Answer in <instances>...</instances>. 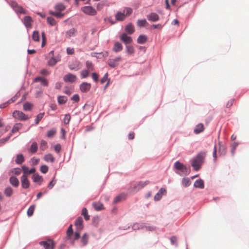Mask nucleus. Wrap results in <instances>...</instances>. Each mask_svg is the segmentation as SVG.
Here are the masks:
<instances>
[{"instance_id":"1","label":"nucleus","mask_w":249,"mask_h":249,"mask_svg":"<svg viewBox=\"0 0 249 249\" xmlns=\"http://www.w3.org/2000/svg\"><path fill=\"white\" fill-rule=\"evenodd\" d=\"M206 156V152L202 151L199 153L193 159L192 166L195 170L198 171L200 169L204 162Z\"/></svg>"},{"instance_id":"2","label":"nucleus","mask_w":249,"mask_h":249,"mask_svg":"<svg viewBox=\"0 0 249 249\" xmlns=\"http://www.w3.org/2000/svg\"><path fill=\"white\" fill-rule=\"evenodd\" d=\"M72 225H70L67 231V236L66 239L71 240V242L72 245L74 244V241L75 240H77L80 237V231H76L74 234H73V231L72 229Z\"/></svg>"},{"instance_id":"3","label":"nucleus","mask_w":249,"mask_h":249,"mask_svg":"<svg viewBox=\"0 0 249 249\" xmlns=\"http://www.w3.org/2000/svg\"><path fill=\"white\" fill-rule=\"evenodd\" d=\"M22 170L23 172V175L20 178L21 186L22 188L27 189L30 186V182L27 176L28 167L25 165H23L22 166Z\"/></svg>"},{"instance_id":"4","label":"nucleus","mask_w":249,"mask_h":249,"mask_svg":"<svg viewBox=\"0 0 249 249\" xmlns=\"http://www.w3.org/2000/svg\"><path fill=\"white\" fill-rule=\"evenodd\" d=\"M39 245L43 246L44 249H54L55 243L53 240L51 239H48L44 241H42L39 243Z\"/></svg>"},{"instance_id":"5","label":"nucleus","mask_w":249,"mask_h":249,"mask_svg":"<svg viewBox=\"0 0 249 249\" xmlns=\"http://www.w3.org/2000/svg\"><path fill=\"white\" fill-rule=\"evenodd\" d=\"M12 115L14 118L20 121H26L29 119L28 115L18 110L14 111Z\"/></svg>"},{"instance_id":"6","label":"nucleus","mask_w":249,"mask_h":249,"mask_svg":"<svg viewBox=\"0 0 249 249\" xmlns=\"http://www.w3.org/2000/svg\"><path fill=\"white\" fill-rule=\"evenodd\" d=\"M174 167L177 170L180 171L183 174L187 175L189 173V170H188L187 167L179 161H177L174 164Z\"/></svg>"},{"instance_id":"7","label":"nucleus","mask_w":249,"mask_h":249,"mask_svg":"<svg viewBox=\"0 0 249 249\" xmlns=\"http://www.w3.org/2000/svg\"><path fill=\"white\" fill-rule=\"evenodd\" d=\"M11 7L14 10L18 13L25 14V10L22 7L18 5V4L14 1H12L10 3Z\"/></svg>"},{"instance_id":"8","label":"nucleus","mask_w":249,"mask_h":249,"mask_svg":"<svg viewBox=\"0 0 249 249\" xmlns=\"http://www.w3.org/2000/svg\"><path fill=\"white\" fill-rule=\"evenodd\" d=\"M82 11L86 14L94 16L96 14V10L91 6H85L82 8Z\"/></svg>"},{"instance_id":"9","label":"nucleus","mask_w":249,"mask_h":249,"mask_svg":"<svg viewBox=\"0 0 249 249\" xmlns=\"http://www.w3.org/2000/svg\"><path fill=\"white\" fill-rule=\"evenodd\" d=\"M149 183L148 180L145 181H139L134 185L133 189L134 191H138Z\"/></svg>"},{"instance_id":"10","label":"nucleus","mask_w":249,"mask_h":249,"mask_svg":"<svg viewBox=\"0 0 249 249\" xmlns=\"http://www.w3.org/2000/svg\"><path fill=\"white\" fill-rule=\"evenodd\" d=\"M120 40L124 43L125 45H129L132 42L131 37L128 36L126 34H123L120 36Z\"/></svg>"},{"instance_id":"11","label":"nucleus","mask_w":249,"mask_h":249,"mask_svg":"<svg viewBox=\"0 0 249 249\" xmlns=\"http://www.w3.org/2000/svg\"><path fill=\"white\" fill-rule=\"evenodd\" d=\"M83 220L81 217H79L75 220L74 225L76 227V231H80L83 229Z\"/></svg>"},{"instance_id":"12","label":"nucleus","mask_w":249,"mask_h":249,"mask_svg":"<svg viewBox=\"0 0 249 249\" xmlns=\"http://www.w3.org/2000/svg\"><path fill=\"white\" fill-rule=\"evenodd\" d=\"M63 79L66 82L73 83L76 80V76L71 73H68L64 76Z\"/></svg>"},{"instance_id":"13","label":"nucleus","mask_w":249,"mask_h":249,"mask_svg":"<svg viewBox=\"0 0 249 249\" xmlns=\"http://www.w3.org/2000/svg\"><path fill=\"white\" fill-rule=\"evenodd\" d=\"M121 60V58L120 57H117L114 59H110L108 60V64L110 67L114 68L119 64Z\"/></svg>"},{"instance_id":"14","label":"nucleus","mask_w":249,"mask_h":249,"mask_svg":"<svg viewBox=\"0 0 249 249\" xmlns=\"http://www.w3.org/2000/svg\"><path fill=\"white\" fill-rule=\"evenodd\" d=\"M91 88V84L87 82H83L80 85V89L83 92L89 91Z\"/></svg>"},{"instance_id":"15","label":"nucleus","mask_w":249,"mask_h":249,"mask_svg":"<svg viewBox=\"0 0 249 249\" xmlns=\"http://www.w3.org/2000/svg\"><path fill=\"white\" fill-rule=\"evenodd\" d=\"M49 54L50 55H51V58L48 60V63L50 66H53L54 65H55L56 63L58 61H59L60 60L53 57V51H51L50 52Z\"/></svg>"},{"instance_id":"16","label":"nucleus","mask_w":249,"mask_h":249,"mask_svg":"<svg viewBox=\"0 0 249 249\" xmlns=\"http://www.w3.org/2000/svg\"><path fill=\"white\" fill-rule=\"evenodd\" d=\"M34 82H40L41 85L43 86H47L48 85V82L47 79L42 77H37L34 80Z\"/></svg>"},{"instance_id":"17","label":"nucleus","mask_w":249,"mask_h":249,"mask_svg":"<svg viewBox=\"0 0 249 249\" xmlns=\"http://www.w3.org/2000/svg\"><path fill=\"white\" fill-rule=\"evenodd\" d=\"M32 179L34 182L38 183L40 184L43 181V178L42 176H39L38 174H34L32 176Z\"/></svg>"},{"instance_id":"18","label":"nucleus","mask_w":249,"mask_h":249,"mask_svg":"<svg viewBox=\"0 0 249 249\" xmlns=\"http://www.w3.org/2000/svg\"><path fill=\"white\" fill-rule=\"evenodd\" d=\"M32 19L30 16H26L24 18V24L27 28H31L32 26Z\"/></svg>"},{"instance_id":"19","label":"nucleus","mask_w":249,"mask_h":249,"mask_svg":"<svg viewBox=\"0 0 249 249\" xmlns=\"http://www.w3.org/2000/svg\"><path fill=\"white\" fill-rule=\"evenodd\" d=\"M204 129V125L200 123L198 124L194 128V132L195 134H198L203 131Z\"/></svg>"},{"instance_id":"20","label":"nucleus","mask_w":249,"mask_h":249,"mask_svg":"<svg viewBox=\"0 0 249 249\" xmlns=\"http://www.w3.org/2000/svg\"><path fill=\"white\" fill-rule=\"evenodd\" d=\"M71 70L78 71L81 69V65L79 62L76 61L73 64H70L69 66Z\"/></svg>"},{"instance_id":"21","label":"nucleus","mask_w":249,"mask_h":249,"mask_svg":"<svg viewBox=\"0 0 249 249\" xmlns=\"http://www.w3.org/2000/svg\"><path fill=\"white\" fill-rule=\"evenodd\" d=\"M122 45L119 42L114 43L112 50L114 52L117 53L123 50Z\"/></svg>"},{"instance_id":"22","label":"nucleus","mask_w":249,"mask_h":249,"mask_svg":"<svg viewBox=\"0 0 249 249\" xmlns=\"http://www.w3.org/2000/svg\"><path fill=\"white\" fill-rule=\"evenodd\" d=\"M147 19L149 20L155 22L158 21L159 19V17L156 13H151L147 17Z\"/></svg>"},{"instance_id":"23","label":"nucleus","mask_w":249,"mask_h":249,"mask_svg":"<svg viewBox=\"0 0 249 249\" xmlns=\"http://www.w3.org/2000/svg\"><path fill=\"white\" fill-rule=\"evenodd\" d=\"M9 181L10 183L15 187H17L19 185L18 179L15 177H10Z\"/></svg>"},{"instance_id":"24","label":"nucleus","mask_w":249,"mask_h":249,"mask_svg":"<svg viewBox=\"0 0 249 249\" xmlns=\"http://www.w3.org/2000/svg\"><path fill=\"white\" fill-rule=\"evenodd\" d=\"M219 153L220 155L224 156L226 153V147L221 142H219Z\"/></svg>"},{"instance_id":"25","label":"nucleus","mask_w":249,"mask_h":249,"mask_svg":"<svg viewBox=\"0 0 249 249\" xmlns=\"http://www.w3.org/2000/svg\"><path fill=\"white\" fill-rule=\"evenodd\" d=\"M126 197V196L125 194H122L118 195L116 197H115L113 203H117L120 201H121L125 199Z\"/></svg>"},{"instance_id":"26","label":"nucleus","mask_w":249,"mask_h":249,"mask_svg":"<svg viewBox=\"0 0 249 249\" xmlns=\"http://www.w3.org/2000/svg\"><path fill=\"white\" fill-rule=\"evenodd\" d=\"M38 149V145L36 142H33L30 147V148L29 149V151L31 152V153H35Z\"/></svg>"},{"instance_id":"27","label":"nucleus","mask_w":249,"mask_h":249,"mask_svg":"<svg viewBox=\"0 0 249 249\" xmlns=\"http://www.w3.org/2000/svg\"><path fill=\"white\" fill-rule=\"evenodd\" d=\"M194 186L196 188L203 189L204 187V182L202 179H198L194 183Z\"/></svg>"},{"instance_id":"28","label":"nucleus","mask_w":249,"mask_h":249,"mask_svg":"<svg viewBox=\"0 0 249 249\" xmlns=\"http://www.w3.org/2000/svg\"><path fill=\"white\" fill-rule=\"evenodd\" d=\"M125 31L128 34H132L134 32V26L131 23H129L128 24L126 27L125 29Z\"/></svg>"},{"instance_id":"29","label":"nucleus","mask_w":249,"mask_h":249,"mask_svg":"<svg viewBox=\"0 0 249 249\" xmlns=\"http://www.w3.org/2000/svg\"><path fill=\"white\" fill-rule=\"evenodd\" d=\"M22 125H23L21 123L16 124L14 125V126L11 130V133H14L15 132H18L20 129H21L22 128Z\"/></svg>"},{"instance_id":"30","label":"nucleus","mask_w":249,"mask_h":249,"mask_svg":"<svg viewBox=\"0 0 249 249\" xmlns=\"http://www.w3.org/2000/svg\"><path fill=\"white\" fill-rule=\"evenodd\" d=\"M116 19L117 20L123 21L125 19V15L124 13H121L120 12H118L117 13L115 16Z\"/></svg>"},{"instance_id":"31","label":"nucleus","mask_w":249,"mask_h":249,"mask_svg":"<svg viewBox=\"0 0 249 249\" xmlns=\"http://www.w3.org/2000/svg\"><path fill=\"white\" fill-rule=\"evenodd\" d=\"M93 206L96 211H101L104 209L103 204L100 202L93 203Z\"/></svg>"},{"instance_id":"32","label":"nucleus","mask_w":249,"mask_h":249,"mask_svg":"<svg viewBox=\"0 0 249 249\" xmlns=\"http://www.w3.org/2000/svg\"><path fill=\"white\" fill-rule=\"evenodd\" d=\"M24 161V158L23 155H22V154L17 155L16 159L15 160V162H16V163H17L18 164H20L22 163H23Z\"/></svg>"},{"instance_id":"33","label":"nucleus","mask_w":249,"mask_h":249,"mask_svg":"<svg viewBox=\"0 0 249 249\" xmlns=\"http://www.w3.org/2000/svg\"><path fill=\"white\" fill-rule=\"evenodd\" d=\"M44 159L46 161L53 162L54 161V158L51 154H46L44 156Z\"/></svg>"},{"instance_id":"34","label":"nucleus","mask_w":249,"mask_h":249,"mask_svg":"<svg viewBox=\"0 0 249 249\" xmlns=\"http://www.w3.org/2000/svg\"><path fill=\"white\" fill-rule=\"evenodd\" d=\"M89 236L87 233H85L81 239V242L83 246H86L88 242Z\"/></svg>"},{"instance_id":"35","label":"nucleus","mask_w":249,"mask_h":249,"mask_svg":"<svg viewBox=\"0 0 249 249\" xmlns=\"http://www.w3.org/2000/svg\"><path fill=\"white\" fill-rule=\"evenodd\" d=\"M146 40L147 37L144 35H140L137 39V42L139 44H143L146 41Z\"/></svg>"},{"instance_id":"36","label":"nucleus","mask_w":249,"mask_h":249,"mask_svg":"<svg viewBox=\"0 0 249 249\" xmlns=\"http://www.w3.org/2000/svg\"><path fill=\"white\" fill-rule=\"evenodd\" d=\"M33 106V105L32 104L26 102L23 105V109L25 111H30L32 109Z\"/></svg>"},{"instance_id":"37","label":"nucleus","mask_w":249,"mask_h":249,"mask_svg":"<svg viewBox=\"0 0 249 249\" xmlns=\"http://www.w3.org/2000/svg\"><path fill=\"white\" fill-rule=\"evenodd\" d=\"M47 148H48L47 142L43 140H41L40 143V149L41 150L44 151V150H46Z\"/></svg>"},{"instance_id":"38","label":"nucleus","mask_w":249,"mask_h":249,"mask_svg":"<svg viewBox=\"0 0 249 249\" xmlns=\"http://www.w3.org/2000/svg\"><path fill=\"white\" fill-rule=\"evenodd\" d=\"M67 98L65 96H59L58 97V103L59 104H64L67 101Z\"/></svg>"},{"instance_id":"39","label":"nucleus","mask_w":249,"mask_h":249,"mask_svg":"<svg viewBox=\"0 0 249 249\" xmlns=\"http://www.w3.org/2000/svg\"><path fill=\"white\" fill-rule=\"evenodd\" d=\"M13 189L10 187H7L5 189L4 193L7 196H10L13 194Z\"/></svg>"},{"instance_id":"40","label":"nucleus","mask_w":249,"mask_h":249,"mask_svg":"<svg viewBox=\"0 0 249 249\" xmlns=\"http://www.w3.org/2000/svg\"><path fill=\"white\" fill-rule=\"evenodd\" d=\"M56 131L55 129H52L47 132L46 136L48 138L53 137L56 134Z\"/></svg>"},{"instance_id":"41","label":"nucleus","mask_w":249,"mask_h":249,"mask_svg":"<svg viewBox=\"0 0 249 249\" xmlns=\"http://www.w3.org/2000/svg\"><path fill=\"white\" fill-rule=\"evenodd\" d=\"M32 38L35 41L39 42L40 40V37L39 33L37 31H34L33 34Z\"/></svg>"},{"instance_id":"42","label":"nucleus","mask_w":249,"mask_h":249,"mask_svg":"<svg viewBox=\"0 0 249 249\" xmlns=\"http://www.w3.org/2000/svg\"><path fill=\"white\" fill-rule=\"evenodd\" d=\"M55 9L58 11H63L66 9L63 4L60 3L55 6Z\"/></svg>"},{"instance_id":"43","label":"nucleus","mask_w":249,"mask_h":249,"mask_svg":"<svg viewBox=\"0 0 249 249\" xmlns=\"http://www.w3.org/2000/svg\"><path fill=\"white\" fill-rule=\"evenodd\" d=\"M81 214L84 216L86 220H89V216L88 214V211L86 208L82 209Z\"/></svg>"},{"instance_id":"44","label":"nucleus","mask_w":249,"mask_h":249,"mask_svg":"<svg viewBox=\"0 0 249 249\" xmlns=\"http://www.w3.org/2000/svg\"><path fill=\"white\" fill-rule=\"evenodd\" d=\"M126 52L129 54H132L134 53V47L130 45H126Z\"/></svg>"},{"instance_id":"45","label":"nucleus","mask_w":249,"mask_h":249,"mask_svg":"<svg viewBox=\"0 0 249 249\" xmlns=\"http://www.w3.org/2000/svg\"><path fill=\"white\" fill-rule=\"evenodd\" d=\"M75 29L74 28H71L66 32V36L68 38H70L71 36H74L75 35Z\"/></svg>"},{"instance_id":"46","label":"nucleus","mask_w":249,"mask_h":249,"mask_svg":"<svg viewBox=\"0 0 249 249\" xmlns=\"http://www.w3.org/2000/svg\"><path fill=\"white\" fill-rule=\"evenodd\" d=\"M191 181L189 178H184L182 179V185L185 187L189 186L191 184Z\"/></svg>"},{"instance_id":"47","label":"nucleus","mask_w":249,"mask_h":249,"mask_svg":"<svg viewBox=\"0 0 249 249\" xmlns=\"http://www.w3.org/2000/svg\"><path fill=\"white\" fill-rule=\"evenodd\" d=\"M44 115V112L40 113L38 114L35 120V123L36 124H38V123L41 120Z\"/></svg>"},{"instance_id":"48","label":"nucleus","mask_w":249,"mask_h":249,"mask_svg":"<svg viewBox=\"0 0 249 249\" xmlns=\"http://www.w3.org/2000/svg\"><path fill=\"white\" fill-rule=\"evenodd\" d=\"M147 23V21L145 19L138 20L137 21V25L139 27H143L145 26Z\"/></svg>"},{"instance_id":"49","label":"nucleus","mask_w":249,"mask_h":249,"mask_svg":"<svg viewBox=\"0 0 249 249\" xmlns=\"http://www.w3.org/2000/svg\"><path fill=\"white\" fill-rule=\"evenodd\" d=\"M35 209V206L34 205H32L30 207L27 211V214L29 216H31L33 215Z\"/></svg>"},{"instance_id":"50","label":"nucleus","mask_w":249,"mask_h":249,"mask_svg":"<svg viewBox=\"0 0 249 249\" xmlns=\"http://www.w3.org/2000/svg\"><path fill=\"white\" fill-rule=\"evenodd\" d=\"M47 20V22L52 26L55 25L56 24L55 19L52 17H48Z\"/></svg>"},{"instance_id":"51","label":"nucleus","mask_w":249,"mask_h":249,"mask_svg":"<svg viewBox=\"0 0 249 249\" xmlns=\"http://www.w3.org/2000/svg\"><path fill=\"white\" fill-rule=\"evenodd\" d=\"M81 76L82 78H87L89 76V71L84 70L81 71Z\"/></svg>"},{"instance_id":"52","label":"nucleus","mask_w":249,"mask_h":249,"mask_svg":"<svg viewBox=\"0 0 249 249\" xmlns=\"http://www.w3.org/2000/svg\"><path fill=\"white\" fill-rule=\"evenodd\" d=\"M87 68L89 70V71H93V65L91 62L89 61H87L86 62Z\"/></svg>"},{"instance_id":"53","label":"nucleus","mask_w":249,"mask_h":249,"mask_svg":"<svg viewBox=\"0 0 249 249\" xmlns=\"http://www.w3.org/2000/svg\"><path fill=\"white\" fill-rule=\"evenodd\" d=\"M51 14L56 17L57 18H62L64 16V14H62L58 12H51Z\"/></svg>"},{"instance_id":"54","label":"nucleus","mask_w":249,"mask_h":249,"mask_svg":"<svg viewBox=\"0 0 249 249\" xmlns=\"http://www.w3.org/2000/svg\"><path fill=\"white\" fill-rule=\"evenodd\" d=\"M71 116L69 114H66L64 119V123L68 124L71 120Z\"/></svg>"},{"instance_id":"55","label":"nucleus","mask_w":249,"mask_h":249,"mask_svg":"<svg viewBox=\"0 0 249 249\" xmlns=\"http://www.w3.org/2000/svg\"><path fill=\"white\" fill-rule=\"evenodd\" d=\"M108 74L107 73H106L104 75V76L102 77V78L101 79V81H100V82L102 84H103L105 82H106V81H108V80H109L108 79Z\"/></svg>"},{"instance_id":"56","label":"nucleus","mask_w":249,"mask_h":249,"mask_svg":"<svg viewBox=\"0 0 249 249\" xmlns=\"http://www.w3.org/2000/svg\"><path fill=\"white\" fill-rule=\"evenodd\" d=\"M48 171V167L47 165H42L40 167V171L43 173H46Z\"/></svg>"},{"instance_id":"57","label":"nucleus","mask_w":249,"mask_h":249,"mask_svg":"<svg viewBox=\"0 0 249 249\" xmlns=\"http://www.w3.org/2000/svg\"><path fill=\"white\" fill-rule=\"evenodd\" d=\"M41 35H42V38L41 46H42V47H43L45 46V45L46 44V36H45V34L44 32H42L41 33Z\"/></svg>"},{"instance_id":"58","label":"nucleus","mask_w":249,"mask_h":249,"mask_svg":"<svg viewBox=\"0 0 249 249\" xmlns=\"http://www.w3.org/2000/svg\"><path fill=\"white\" fill-rule=\"evenodd\" d=\"M56 179H55L54 178H53V179L49 183V184L48 186V187L49 189H52L54 186L55 184L56 183Z\"/></svg>"},{"instance_id":"59","label":"nucleus","mask_w":249,"mask_h":249,"mask_svg":"<svg viewBox=\"0 0 249 249\" xmlns=\"http://www.w3.org/2000/svg\"><path fill=\"white\" fill-rule=\"evenodd\" d=\"M92 79L95 82H97L98 81V78H99V75L97 73H95V72H93L92 73Z\"/></svg>"},{"instance_id":"60","label":"nucleus","mask_w":249,"mask_h":249,"mask_svg":"<svg viewBox=\"0 0 249 249\" xmlns=\"http://www.w3.org/2000/svg\"><path fill=\"white\" fill-rule=\"evenodd\" d=\"M132 12V9L130 8H125L124 13H125V16L127 15H130Z\"/></svg>"},{"instance_id":"61","label":"nucleus","mask_w":249,"mask_h":249,"mask_svg":"<svg viewBox=\"0 0 249 249\" xmlns=\"http://www.w3.org/2000/svg\"><path fill=\"white\" fill-rule=\"evenodd\" d=\"M21 172V170L19 168H16L13 169V173L16 175H19Z\"/></svg>"},{"instance_id":"62","label":"nucleus","mask_w":249,"mask_h":249,"mask_svg":"<svg viewBox=\"0 0 249 249\" xmlns=\"http://www.w3.org/2000/svg\"><path fill=\"white\" fill-rule=\"evenodd\" d=\"M71 99L75 102H78L79 101V96L78 94H74L72 96Z\"/></svg>"},{"instance_id":"63","label":"nucleus","mask_w":249,"mask_h":249,"mask_svg":"<svg viewBox=\"0 0 249 249\" xmlns=\"http://www.w3.org/2000/svg\"><path fill=\"white\" fill-rule=\"evenodd\" d=\"M54 150L56 151V152L59 153L61 149L60 144H57L55 145L54 146Z\"/></svg>"},{"instance_id":"64","label":"nucleus","mask_w":249,"mask_h":249,"mask_svg":"<svg viewBox=\"0 0 249 249\" xmlns=\"http://www.w3.org/2000/svg\"><path fill=\"white\" fill-rule=\"evenodd\" d=\"M233 101H234V99H231L229 101H228V102H227V103L226 104V107L227 108L230 107L232 105Z\"/></svg>"}]
</instances>
